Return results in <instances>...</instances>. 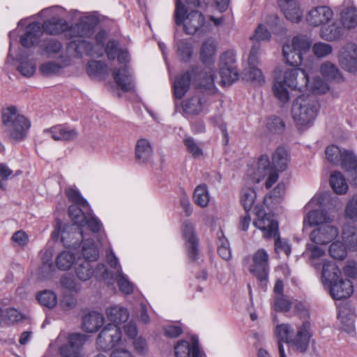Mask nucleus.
Listing matches in <instances>:
<instances>
[{"label": "nucleus", "instance_id": "1", "mask_svg": "<svg viewBox=\"0 0 357 357\" xmlns=\"http://www.w3.org/2000/svg\"><path fill=\"white\" fill-rule=\"evenodd\" d=\"M308 85V75L298 68L276 70L272 90L274 96L282 104L289 100V93L285 86L299 91Z\"/></svg>", "mask_w": 357, "mask_h": 357}, {"label": "nucleus", "instance_id": "2", "mask_svg": "<svg viewBox=\"0 0 357 357\" xmlns=\"http://www.w3.org/2000/svg\"><path fill=\"white\" fill-rule=\"evenodd\" d=\"M198 89L213 90L214 89V71L209 68L200 70L192 67L178 75L174 82V93L177 99H181L187 93L191 82Z\"/></svg>", "mask_w": 357, "mask_h": 357}, {"label": "nucleus", "instance_id": "3", "mask_svg": "<svg viewBox=\"0 0 357 357\" xmlns=\"http://www.w3.org/2000/svg\"><path fill=\"white\" fill-rule=\"evenodd\" d=\"M322 279L325 285L329 287L331 297L335 300L349 298L354 292L352 282L341 277V271L337 266L326 261L323 264Z\"/></svg>", "mask_w": 357, "mask_h": 357}, {"label": "nucleus", "instance_id": "4", "mask_svg": "<svg viewBox=\"0 0 357 357\" xmlns=\"http://www.w3.org/2000/svg\"><path fill=\"white\" fill-rule=\"evenodd\" d=\"M174 20L177 26L183 25V31L188 35L197 32L205 33L211 31V26L205 22L204 15L198 10H192L187 14V9L181 0H176Z\"/></svg>", "mask_w": 357, "mask_h": 357}, {"label": "nucleus", "instance_id": "5", "mask_svg": "<svg viewBox=\"0 0 357 357\" xmlns=\"http://www.w3.org/2000/svg\"><path fill=\"white\" fill-rule=\"evenodd\" d=\"M319 110V104L311 96H300L294 102L291 107L292 117L300 130L312 126Z\"/></svg>", "mask_w": 357, "mask_h": 357}, {"label": "nucleus", "instance_id": "6", "mask_svg": "<svg viewBox=\"0 0 357 357\" xmlns=\"http://www.w3.org/2000/svg\"><path fill=\"white\" fill-rule=\"evenodd\" d=\"M1 119L3 132L15 141L23 140L31 126L30 121L17 112L15 106L2 110Z\"/></svg>", "mask_w": 357, "mask_h": 357}, {"label": "nucleus", "instance_id": "7", "mask_svg": "<svg viewBox=\"0 0 357 357\" xmlns=\"http://www.w3.org/2000/svg\"><path fill=\"white\" fill-rule=\"evenodd\" d=\"M311 45L312 42L307 36H294L291 44H284L282 47L285 62L289 66H299L303 61V55L309 52Z\"/></svg>", "mask_w": 357, "mask_h": 357}, {"label": "nucleus", "instance_id": "8", "mask_svg": "<svg viewBox=\"0 0 357 357\" xmlns=\"http://www.w3.org/2000/svg\"><path fill=\"white\" fill-rule=\"evenodd\" d=\"M252 261L249 271L257 278L259 285L264 289L268 282L269 256L264 249H259L253 254Z\"/></svg>", "mask_w": 357, "mask_h": 357}, {"label": "nucleus", "instance_id": "9", "mask_svg": "<svg viewBox=\"0 0 357 357\" xmlns=\"http://www.w3.org/2000/svg\"><path fill=\"white\" fill-rule=\"evenodd\" d=\"M255 213L257 218L253 224L263 231L265 238H270L278 235V223L273 214L264 213L262 206H256Z\"/></svg>", "mask_w": 357, "mask_h": 357}, {"label": "nucleus", "instance_id": "10", "mask_svg": "<svg viewBox=\"0 0 357 357\" xmlns=\"http://www.w3.org/2000/svg\"><path fill=\"white\" fill-rule=\"evenodd\" d=\"M59 234L64 246L73 249L78 248L81 242H84L87 238L83 228L73 225H66L61 232L55 229L52 233V236L56 237Z\"/></svg>", "mask_w": 357, "mask_h": 357}, {"label": "nucleus", "instance_id": "11", "mask_svg": "<svg viewBox=\"0 0 357 357\" xmlns=\"http://www.w3.org/2000/svg\"><path fill=\"white\" fill-rule=\"evenodd\" d=\"M220 74L222 85H230L238 79L236 56L232 51H226L220 56Z\"/></svg>", "mask_w": 357, "mask_h": 357}, {"label": "nucleus", "instance_id": "12", "mask_svg": "<svg viewBox=\"0 0 357 357\" xmlns=\"http://www.w3.org/2000/svg\"><path fill=\"white\" fill-rule=\"evenodd\" d=\"M121 340L120 328L115 324H109L99 333L96 344L98 349L107 351L112 349Z\"/></svg>", "mask_w": 357, "mask_h": 357}, {"label": "nucleus", "instance_id": "13", "mask_svg": "<svg viewBox=\"0 0 357 357\" xmlns=\"http://www.w3.org/2000/svg\"><path fill=\"white\" fill-rule=\"evenodd\" d=\"M86 340V335L84 334H70L68 337V342L59 349L61 356L62 357H83L82 347Z\"/></svg>", "mask_w": 357, "mask_h": 357}, {"label": "nucleus", "instance_id": "14", "mask_svg": "<svg viewBox=\"0 0 357 357\" xmlns=\"http://www.w3.org/2000/svg\"><path fill=\"white\" fill-rule=\"evenodd\" d=\"M211 104L208 93L196 94L183 101L182 108L186 114L198 115Z\"/></svg>", "mask_w": 357, "mask_h": 357}, {"label": "nucleus", "instance_id": "15", "mask_svg": "<svg viewBox=\"0 0 357 357\" xmlns=\"http://www.w3.org/2000/svg\"><path fill=\"white\" fill-rule=\"evenodd\" d=\"M338 233L336 227L331 225V223H327L313 229L310 234V238L315 244L326 245L335 239Z\"/></svg>", "mask_w": 357, "mask_h": 357}, {"label": "nucleus", "instance_id": "16", "mask_svg": "<svg viewBox=\"0 0 357 357\" xmlns=\"http://www.w3.org/2000/svg\"><path fill=\"white\" fill-rule=\"evenodd\" d=\"M339 61L342 68L351 73H357V46L347 43L340 52Z\"/></svg>", "mask_w": 357, "mask_h": 357}, {"label": "nucleus", "instance_id": "17", "mask_svg": "<svg viewBox=\"0 0 357 357\" xmlns=\"http://www.w3.org/2000/svg\"><path fill=\"white\" fill-rule=\"evenodd\" d=\"M332 10L326 6H317L310 10L306 15L307 22L312 26L324 25L331 20Z\"/></svg>", "mask_w": 357, "mask_h": 357}, {"label": "nucleus", "instance_id": "18", "mask_svg": "<svg viewBox=\"0 0 357 357\" xmlns=\"http://www.w3.org/2000/svg\"><path fill=\"white\" fill-rule=\"evenodd\" d=\"M312 335L311 324L309 321H305L298 328L296 336L291 340L292 345L299 352L305 353L307 350Z\"/></svg>", "mask_w": 357, "mask_h": 357}, {"label": "nucleus", "instance_id": "19", "mask_svg": "<svg viewBox=\"0 0 357 357\" xmlns=\"http://www.w3.org/2000/svg\"><path fill=\"white\" fill-rule=\"evenodd\" d=\"M112 75L116 84L122 91L128 92L133 89L134 80L132 72L127 66L121 68H114Z\"/></svg>", "mask_w": 357, "mask_h": 357}, {"label": "nucleus", "instance_id": "20", "mask_svg": "<svg viewBox=\"0 0 357 357\" xmlns=\"http://www.w3.org/2000/svg\"><path fill=\"white\" fill-rule=\"evenodd\" d=\"M278 5L288 20L296 23L301 20L303 13L297 0H278Z\"/></svg>", "mask_w": 357, "mask_h": 357}, {"label": "nucleus", "instance_id": "21", "mask_svg": "<svg viewBox=\"0 0 357 357\" xmlns=\"http://www.w3.org/2000/svg\"><path fill=\"white\" fill-rule=\"evenodd\" d=\"M93 29V25L89 22V19L85 18L68 27L66 37L70 39L88 37L91 35Z\"/></svg>", "mask_w": 357, "mask_h": 357}, {"label": "nucleus", "instance_id": "22", "mask_svg": "<svg viewBox=\"0 0 357 357\" xmlns=\"http://www.w3.org/2000/svg\"><path fill=\"white\" fill-rule=\"evenodd\" d=\"M183 232L186 241L188 257L192 261H195L198 255V239L195 234L193 225L191 223L185 222L183 224Z\"/></svg>", "mask_w": 357, "mask_h": 357}, {"label": "nucleus", "instance_id": "23", "mask_svg": "<svg viewBox=\"0 0 357 357\" xmlns=\"http://www.w3.org/2000/svg\"><path fill=\"white\" fill-rule=\"evenodd\" d=\"M55 141H70L77 136V131L64 125H57L44 130Z\"/></svg>", "mask_w": 357, "mask_h": 357}, {"label": "nucleus", "instance_id": "24", "mask_svg": "<svg viewBox=\"0 0 357 357\" xmlns=\"http://www.w3.org/2000/svg\"><path fill=\"white\" fill-rule=\"evenodd\" d=\"M68 50L73 51L75 56L81 57L84 54L89 56H95L93 45L82 38H73L68 44Z\"/></svg>", "mask_w": 357, "mask_h": 357}, {"label": "nucleus", "instance_id": "25", "mask_svg": "<svg viewBox=\"0 0 357 357\" xmlns=\"http://www.w3.org/2000/svg\"><path fill=\"white\" fill-rule=\"evenodd\" d=\"M41 33V26L38 22L31 23L26 29V32L20 37V43L23 47H30L38 40Z\"/></svg>", "mask_w": 357, "mask_h": 357}, {"label": "nucleus", "instance_id": "26", "mask_svg": "<svg viewBox=\"0 0 357 357\" xmlns=\"http://www.w3.org/2000/svg\"><path fill=\"white\" fill-rule=\"evenodd\" d=\"M176 357H199V348L197 342H193L191 345L188 341L181 340L174 347Z\"/></svg>", "mask_w": 357, "mask_h": 357}, {"label": "nucleus", "instance_id": "27", "mask_svg": "<svg viewBox=\"0 0 357 357\" xmlns=\"http://www.w3.org/2000/svg\"><path fill=\"white\" fill-rule=\"evenodd\" d=\"M103 315L97 312L86 314L82 319V328L87 333L96 332L104 323Z\"/></svg>", "mask_w": 357, "mask_h": 357}, {"label": "nucleus", "instance_id": "28", "mask_svg": "<svg viewBox=\"0 0 357 357\" xmlns=\"http://www.w3.org/2000/svg\"><path fill=\"white\" fill-rule=\"evenodd\" d=\"M43 28L45 32L50 35H58L66 32L68 25L66 20L59 17H53L43 23Z\"/></svg>", "mask_w": 357, "mask_h": 357}, {"label": "nucleus", "instance_id": "29", "mask_svg": "<svg viewBox=\"0 0 357 357\" xmlns=\"http://www.w3.org/2000/svg\"><path fill=\"white\" fill-rule=\"evenodd\" d=\"M152 154L153 149L147 139H139L137 140L135 147V155L138 162H148L151 158Z\"/></svg>", "mask_w": 357, "mask_h": 357}, {"label": "nucleus", "instance_id": "30", "mask_svg": "<svg viewBox=\"0 0 357 357\" xmlns=\"http://www.w3.org/2000/svg\"><path fill=\"white\" fill-rule=\"evenodd\" d=\"M306 220L310 226L319 227L324 224L331 223L333 220V217L326 211L312 210L307 213L306 218L304 219V222Z\"/></svg>", "mask_w": 357, "mask_h": 357}, {"label": "nucleus", "instance_id": "31", "mask_svg": "<svg viewBox=\"0 0 357 357\" xmlns=\"http://www.w3.org/2000/svg\"><path fill=\"white\" fill-rule=\"evenodd\" d=\"M344 34V27L341 24L333 22L331 25L321 29L320 36L326 41H335L340 39Z\"/></svg>", "mask_w": 357, "mask_h": 357}, {"label": "nucleus", "instance_id": "32", "mask_svg": "<svg viewBox=\"0 0 357 357\" xmlns=\"http://www.w3.org/2000/svg\"><path fill=\"white\" fill-rule=\"evenodd\" d=\"M106 314L112 324L118 325L126 322L129 318V313L126 308L121 305H114L109 307L106 310Z\"/></svg>", "mask_w": 357, "mask_h": 357}, {"label": "nucleus", "instance_id": "33", "mask_svg": "<svg viewBox=\"0 0 357 357\" xmlns=\"http://www.w3.org/2000/svg\"><path fill=\"white\" fill-rule=\"evenodd\" d=\"M289 162V154L284 146H279L272 155V165L277 171H284Z\"/></svg>", "mask_w": 357, "mask_h": 357}, {"label": "nucleus", "instance_id": "34", "mask_svg": "<svg viewBox=\"0 0 357 357\" xmlns=\"http://www.w3.org/2000/svg\"><path fill=\"white\" fill-rule=\"evenodd\" d=\"M342 238L349 250H357V229L354 226L344 224L342 227Z\"/></svg>", "mask_w": 357, "mask_h": 357}, {"label": "nucleus", "instance_id": "35", "mask_svg": "<svg viewBox=\"0 0 357 357\" xmlns=\"http://www.w3.org/2000/svg\"><path fill=\"white\" fill-rule=\"evenodd\" d=\"M82 255L84 258H79L78 260H86L91 263V261H96L98 258V248L93 241L89 238H86L83 242Z\"/></svg>", "mask_w": 357, "mask_h": 357}, {"label": "nucleus", "instance_id": "36", "mask_svg": "<svg viewBox=\"0 0 357 357\" xmlns=\"http://www.w3.org/2000/svg\"><path fill=\"white\" fill-rule=\"evenodd\" d=\"M330 185L334 192L337 194H345L348 190V185L345 178L340 172H334L331 175Z\"/></svg>", "mask_w": 357, "mask_h": 357}, {"label": "nucleus", "instance_id": "37", "mask_svg": "<svg viewBox=\"0 0 357 357\" xmlns=\"http://www.w3.org/2000/svg\"><path fill=\"white\" fill-rule=\"evenodd\" d=\"M87 74L91 77H96L108 75V66L100 61H90L86 65Z\"/></svg>", "mask_w": 357, "mask_h": 357}, {"label": "nucleus", "instance_id": "38", "mask_svg": "<svg viewBox=\"0 0 357 357\" xmlns=\"http://www.w3.org/2000/svg\"><path fill=\"white\" fill-rule=\"evenodd\" d=\"M75 268L77 278L82 281L89 280L93 274L91 263L86 260L77 259Z\"/></svg>", "mask_w": 357, "mask_h": 357}, {"label": "nucleus", "instance_id": "39", "mask_svg": "<svg viewBox=\"0 0 357 357\" xmlns=\"http://www.w3.org/2000/svg\"><path fill=\"white\" fill-rule=\"evenodd\" d=\"M193 200L197 206L202 208L208 206L210 199L206 184H201L195 188L193 192Z\"/></svg>", "mask_w": 357, "mask_h": 357}, {"label": "nucleus", "instance_id": "40", "mask_svg": "<svg viewBox=\"0 0 357 357\" xmlns=\"http://www.w3.org/2000/svg\"><path fill=\"white\" fill-rule=\"evenodd\" d=\"M75 255L70 251L61 252L56 259V267L61 271H67L75 264Z\"/></svg>", "mask_w": 357, "mask_h": 357}, {"label": "nucleus", "instance_id": "41", "mask_svg": "<svg viewBox=\"0 0 357 357\" xmlns=\"http://www.w3.org/2000/svg\"><path fill=\"white\" fill-rule=\"evenodd\" d=\"M81 207L78 204H73L68 208V213L73 222V225L83 228L84 222L89 214H86Z\"/></svg>", "mask_w": 357, "mask_h": 357}, {"label": "nucleus", "instance_id": "42", "mask_svg": "<svg viewBox=\"0 0 357 357\" xmlns=\"http://www.w3.org/2000/svg\"><path fill=\"white\" fill-rule=\"evenodd\" d=\"M81 207L78 204H73L68 208V213L73 222V225L83 228L84 222L89 214H86Z\"/></svg>", "mask_w": 357, "mask_h": 357}, {"label": "nucleus", "instance_id": "43", "mask_svg": "<svg viewBox=\"0 0 357 357\" xmlns=\"http://www.w3.org/2000/svg\"><path fill=\"white\" fill-rule=\"evenodd\" d=\"M340 165L346 172H355L357 170V157L352 151L343 150Z\"/></svg>", "mask_w": 357, "mask_h": 357}, {"label": "nucleus", "instance_id": "44", "mask_svg": "<svg viewBox=\"0 0 357 357\" xmlns=\"http://www.w3.org/2000/svg\"><path fill=\"white\" fill-rule=\"evenodd\" d=\"M320 73L327 81L338 79L341 77L337 67L329 61H326L321 65Z\"/></svg>", "mask_w": 357, "mask_h": 357}, {"label": "nucleus", "instance_id": "45", "mask_svg": "<svg viewBox=\"0 0 357 357\" xmlns=\"http://www.w3.org/2000/svg\"><path fill=\"white\" fill-rule=\"evenodd\" d=\"M329 89L328 83L319 77H315L310 82L308 79V85L304 91H308L313 93L321 94L326 93Z\"/></svg>", "mask_w": 357, "mask_h": 357}, {"label": "nucleus", "instance_id": "46", "mask_svg": "<svg viewBox=\"0 0 357 357\" xmlns=\"http://www.w3.org/2000/svg\"><path fill=\"white\" fill-rule=\"evenodd\" d=\"M342 24L344 28L351 29L357 26V11L347 8L341 13Z\"/></svg>", "mask_w": 357, "mask_h": 357}, {"label": "nucleus", "instance_id": "47", "mask_svg": "<svg viewBox=\"0 0 357 357\" xmlns=\"http://www.w3.org/2000/svg\"><path fill=\"white\" fill-rule=\"evenodd\" d=\"M52 255V251L47 250L42 257L43 263L39 270L44 278L50 277L52 273L55 270L54 263L51 260Z\"/></svg>", "mask_w": 357, "mask_h": 357}, {"label": "nucleus", "instance_id": "48", "mask_svg": "<svg viewBox=\"0 0 357 357\" xmlns=\"http://www.w3.org/2000/svg\"><path fill=\"white\" fill-rule=\"evenodd\" d=\"M256 192L253 188H246L242 190L241 202L245 212H248L255 203Z\"/></svg>", "mask_w": 357, "mask_h": 357}, {"label": "nucleus", "instance_id": "49", "mask_svg": "<svg viewBox=\"0 0 357 357\" xmlns=\"http://www.w3.org/2000/svg\"><path fill=\"white\" fill-rule=\"evenodd\" d=\"M37 298L41 305L48 308L55 307L57 303V297L56 294L53 291L49 290H44L40 292L38 295Z\"/></svg>", "mask_w": 357, "mask_h": 357}, {"label": "nucleus", "instance_id": "50", "mask_svg": "<svg viewBox=\"0 0 357 357\" xmlns=\"http://www.w3.org/2000/svg\"><path fill=\"white\" fill-rule=\"evenodd\" d=\"M326 158L329 162L334 165L340 164L343 151H342L337 146L331 145L326 149Z\"/></svg>", "mask_w": 357, "mask_h": 357}, {"label": "nucleus", "instance_id": "51", "mask_svg": "<svg viewBox=\"0 0 357 357\" xmlns=\"http://www.w3.org/2000/svg\"><path fill=\"white\" fill-rule=\"evenodd\" d=\"M346 247L342 242L335 241L329 247V254L335 259L343 260L347 256Z\"/></svg>", "mask_w": 357, "mask_h": 357}, {"label": "nucleus", "instance_id": "52", "mask_svg": "<svg viewBox=\"0 0 357 357\" xmlns=\"http://www.w3.org/2000/svg\"><path fill=\"white\" fill-rule=\"evenodd\" d=\"M177 54L181 60L188 61L192 54V47L190 43L184 40H178L176 43Z\"/></svg>", "mask_w": 357, "mask_h": 357}, {"label": "nucleus", "instance_id": "53", "mask_svg": "<svg viewBox=\"0 0 357 357\" xmlns=\"http://www.w3.org/2000/svg\"><path fill=\"white\" fill-rule=\"evenodd\" d=\"M312 50L315 56L324 58L332 53L333 47L328 43L317 42L312 45Z\"/></svg>", "mask_w": 357, "mask_h": 357}, {"label": "nucleus", "instance_id": "54", "mask_svg": "<svg viewBox=\"0 0 357 357\" xmlns=\"http://www.w3.org/2000/svg\"><path fill=\"white\" fill-rule=\"evenodd\" d=\"M116 282L119 289L126 294H130L133 291V284L123 274L121 270H117Z\"/></svg>", "mask_w": 357, "mask_h": 357}, {"label": "nucleus", "instance_id": "55", "mask_svg": "<svg viewBox=\"0 0 357 357\" xmlns=\"http://www.w3.org/2000/svg\"><path fill=\"white\" fill-rule=\"evenodd\" d=\"M63 66L55 61H48L40 66V71L44 76H52L60 73Z\"/></svg>", "mask_w": 357, "mask_h": 357}, {"label": "nucleus", "instance_id": "56", "mask_svg": "<svg viewBox=\"0 0 357 357\" xmlns=\"http://www.w3.org/2000/svg\"><path fill=\"white\" fill-rule=\"evenodd\" d=\"M284 122L280 117L271 116L268 119L267 128L271 133H281L284 130Z\"/></svg>", "mask_w": 357, "mask_h": 357}, {"label": "nucleus", "instance_id": "57", "mask_svg": "<svg viewBox=\"0 0 357 357\" xmlns=\"http://www.w3.org/2000/svg\"><path fill=\"white\" fill-rule=\"evenodd\" d=\"M66 194L68 199L73 202L74 204H78L86 209L88 208L89 204L86 200L81 196L77 190L69 188L66 190Z\"/></svg>", "mask_w": 357, "mask_h": 357}, {"label": "nucleus", "instance_id": "58", "mask_svg": "<svg viewBox=\"0 0 357 357\" xmlns=\"http://www.w3.org/2000/svg\"><path fill=\"white\" fill-rule=\"evenodd\" d=\"M186 149L194 158H199L203 155V151L192 137H187L184 139Z\"/></svg>", "mask_w": 357, "mask_h": 357}, {"label": "nucleus", "instance_id": "59", "mask_svg": "<svg viewBox=\"0 0 357 357\" xmlns=\"http://www.w3.org/2000/svg\"><path fill=\"white\" fill-rule=\"evenodd\" d=\"M44 51L49 54H56L62 48L61 43L54 38H50L44 41L43 44Z\"/></svg>", "mask_w": 357, "mask_h": 357}, {"label": "nucleus", "instance_id": "60", "mask_svg": "<svg viewBox=\"0 0 357 357\" xmlns=\"http://www.w3.org/2000/svg\"><path fill=\"white\" fill-rule=\"evenodd\" d=\"M293 332V329L289 324H280L276 328L275 333L279 338L284 342H289V335Z\"/></svg>", "mask_w": 357, "mask_h": 357}, {"label": "nucleus", "instance_id": "61", "mask_svg": "<svg viewBox=\"0 0 357 357\" xmlns=\"http://www.w3.org/2000/svg\"><path fill=\"white\" fill-rule=\"evenodd\" d=\"M121 50V48L119 47V43L116 40H109L107 43L105 50L107 58L109 60H114Z\"/></svg>", "mask_w": 357, "mask_h": 357}, {"label": "nucleus", "instance_id": "62", "mask_svg": "<svg viewBox=\"0 0 357 357\" xmlns=\"http://www.w3.org/2000/svg\"><path fill=\"white\" fill-rule=\"evenodd\" d=\"M17 70L25 77H31L36 71V66L30 61H22L18 66Z\"/></svg>", "mask_w": 357, "mask_h": 357}, {"label": "nucleus", "instance_id": "63", "mask_svg": "<svg viewBox=\"0 0 357 357\" xmlns=\"http://www.w3.org/2000/svg\"><path fill=\"white\" fill-rule=\"evenodd\" d=\"M271 36V33L267 29L264 25L259 24L256 29L254 36L250 37V39H254L257 41H265L268 40Z\"/></svg>", "mask_w": 357, "mask_h": 357}, {"label": "nucleus", "instance_id": "64", "mask_svg": "<svg viewBox=\"0 0 357 357\" xmlns=\"http://www.w3.org/2000/svg\"><path fill=\"white\" fill-rule=\"evenodd\" d=\"M215 51V45L213 40L208 39L202 45L200 54L202 57L208 58L213 55Z\"/></svg>", "mask_w": 357, "mask_h": 357}]
</instances>
